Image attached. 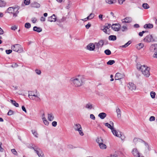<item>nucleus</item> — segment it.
Segmentation results:
<instances>
[{
	"label": "nucleus",
	"mask_w": 157,
	"mask_h": 157,
	"mask_svg": "<svg viewBox=\"0 0 157 157\" xmlns=\"http://www.w3.org/2000/svg\"><path fill=\"white\" fill-rule=\"evenodd\" d=\"M124 75L121 74L117 73L116 74L115 79V80H120L123 78Z\"/></svg>",
	"instance_id": "aec40b11"
},
{
	"label": "nucleus",
	"mask_w": 157,
	"mask_h": 157,
	"mask_svg": "<svg viewBox=\"0 0 157 157\" xmlns=\"http://www.w3.org/2000/svg\"><path fill=\"white\" fill-rule=\"evenodd\" d=\"M30 148L33 149L36 152V153L39 157L42 156L43 155V154L42 152L40 149L38 147H30Z\"/></svg>",
	"instance_id": "1a4fd4ad"
},
{
	"label": "nucleus",
	"mask_w": 157,
	"mask_h": 157,
	"mask_svg": "<svg viewBox=\"0 0 157 157\" xmlns=\"http://www.w3.org/2000/svg\"><path fill=\"white\" fill-rule=\"evenodd\" d=\"M95 48V45L93 43H90L86 47V49L89 51H94Z\"/></svg>",
	"instance_id": "ddd939ff"
},
{
	"label": "nucleus",
	"mask_w": 157,
	"mask_h": 157,
	"mask_svg": "<svg viewBox=\"0 0 157 157\" xmlns=\"http://www.w3.org/2000/svg\"><path fill=\"white\" fill-rule=\"evenodd\" d=\"M131 43V42L130 41H129L124 45H122L121 47L122 48H126L128 47Z\"/></svg>",
	"instance_id": "e433bc0d"
},
{
	"label": "nucleus",
	"mask_w": 157,
	"mask_h": 157,
	"mask_svg": "<svg viewBox=\"0 0 157 157\" xmlns=\"http://www.w3.org/2000/svg\"><path fill=\"white\" fill-rule=\"evenodd\" d=\"M21 108H22V109L23 110V111H24L26 113H27L26 110L24 106H22Z\"/></svg>",
	"instance_id": "0e129e2a"
},
{
	"label": "nucleus",
	"mask_w": 157,
	"mask_h": 157,
	"mask_svg": "<svg viewBox=\"0 0 157 157\" xmlns=\"http://www.w3.org/2000/svg\"><path fill=\"white\" fill-rule=\"evenodd\" d=\"M149 50L152 52L157 51V44H151L149 48Z\"/></svg>",
	"instance_id": "2eb2a0df"
},
{
	"label": "nucleus",
	"mask_w": 157,
	"mask_h": 157,
	"mask_svg": "<svg viewBox=\"0 0 157 157\" xmlns=\"http://www.w3.org/2000/svg\"><path fill=\"white\" fill-rule=\"evenodd\" d=\"M40 20L41 21H44L45 20V18L44 17H42L40 18Z\"/></svg>",
	"instance_id": "338daca9"
},
{
	"label": "nucleus",
	"mask_w": 157,
	"mask_h": 157,
	"mask_svg": "<svg viewBox=\"0 0 157 157\" xmlns=\"http://www.w3.org/2000/svg\"><path fill=\"white\" fill-rule=\"evenodd\" d=\"M33 30L34 31H36L37 32H40L42 31V29L40 27H38L37 26H34L33 27Z\"/></svg>",
	"instance_id": "cd10ccee"
},
{
	"label": "nucleus",
	"mask_w": 157,
	"mask_h": 157,
	"mask_svg": "<svg viewBox=\"0 0 157 157\" xmlns=\"http://www.w3.org/2000/svg\"><path fill=\"white\" fill-rule=\"evenodd\" d=\"M144 46V44L143 43H140L136 45V47L138 50H140Z\"/></svg>",
	"instance_id": "b1692460"
},
{
	"label": "nucleus",
	"mask_w": 157,
	"mask_h": 157,
	"mask_svg": "<svg viewBox=\"0 0 157 157\" xmlns=\"http://www.w3.org/2000/svg\"><path fill=\"white\" fill-rule=\"evenodd\" d=\"M4 33V31L0 27V35H2Z\"/></svg>",
	"instance_id": "680f3d73"
},
{
	"label": "nucleus",
	"mask_w": 157,
	"mask_h": 157,
	"mask_svg": "<svg viewBox=\"0 0 157 157\" xmlns=\"http://www.w3.org/2000/svg\"><path fill=\"white\" fill-rule=\"evenodd\" d=\"M17 29V27L15 26H13L11 27V29L12 30H15Z\"/></svg>",
	"instance_id": "e2e57ef3"
},
{
	"label": "nucleus",
	"mask_w": 157,
	"mask_h": 157,
	"mask_svg": "<svg viewBox=\"0 0 157 157\" xmlns=\"http://www.w3.org/2000/svg\"><path fill=\"white\" fill-rule=\"evenodd\" d=\"M40 93L37 91H36L35 94L31 92L29 94V97L30 99L36 101H40Z\"/></svg>",
	"instance_id": "20e7f679"
},
{
	"label": "nucleus",
	"mask_w": 157,
	"mask_h": 157,
	"mask_svg": "<svg viewBox=\"0 0 157 157\" xmlns=\"http://www.w3.org/2000/svg\"><path fill=\"white\" fill-rule=\"evenodd\" d=\"M106 2L109 4H111L113 3L114 0H105Z\"/></svg>",
	"instance_id": "37998d69"
},
{
	"label": "nucleus",
	"mask_w": 157,
	"mask_h": 157,
	"mask_svg": "<svg viewBox=\"0 0 157 157\" xmlns=\"http://www.w3.org/2000/svg\"><path fill=\"white\" fill-rule=\"evenodd\" d=\"M132 153L135 156L140 157V153L138 151L137 148H133L132 151Z\"/></svg>",
	"instance_id": "dca6fc26"
},
{
	"label": "nucleus",
	"mask_w": 157,
	"mask_h": 157,
	"mask_svg": "<svg viewBox=\"0 0 157 157\" xmlns=\"http://www.w3.org/2000/svg\"><path fill=\"white\" fill-rule=\"evenodd\" d=\"M41 117L44 124L45 125L48 126L49 124V122L47 120L46 118L45 117L44 113H43Z\"/></svg>",
	"instance_id": "f3484780"
},
{
	"label": "nucleus",
	"mask_w": 157,
	"mask_h": 157,
	"mask_svg": "<svg viewBox=\"0 0 157 157\" xmlns=\"http://www.w3.org/2000/svg\"><path fill=\"white\" fill-rule=\"evenodd\" d=\"M11 151L14 155H17V151H16L15 149H11Z\"/></svg>",
	"instance_id": "a18cd8bd"
},
{
	"label": "nucleus",
	"mask_w": 157,
	"mask_h": 157,
	"mask_svg": "<svg viewBox=\"0 0 157 157\" xmlns=\"http://www.w3.org/2000/svg\"><path fill=\"white\" fill-rule=\"evenodd\" d=\"M94 14L93 13H90V15L87 17V18L89 20H90L93 18L94 17Z\"/></svg>",
	"instance_id": "4c0bfd02"
},
{
	"label": "nucleus",
	"mask_w": 157,
	"mask_h": 157,
	"mask_svg": "<svg viewBox=\"0 0 157 157\" xmlns=\"http://www.w3.org/2000/svg\"><path fill=\"white\" fill-rule=\"evenodd\" d=\"M101 29L103 30L105 33H107V29L105 28V27L104 26L101 27Z\"/></svg>",
	"instance_id": "49530a36"
},
{
	"label": "nucleus",
	"mask_w": 157,
	"mask_h": 157,
	"mask_svg": "<svg viewBox=\"0 0 157 157\" xmlns=\"http://www.w3.org/2000/svg\"><path fill=\"white\" fill-rule=\"evenodd\" d=\"M57 124V122L56 121H54L52 123V125L53 127H56Z\"/></svg>",
	"instance_id": "6e6d98bb"
},
{
	"label": "nucleus",
	"mask_w": 157,
	"mask_h": 157,
	"mask_svg": "<svg viewBox=\"0 0 157 157\" xmlns=\"http://www.w3.org/2000/svg\"><path fill=\"white\" fill-rule=\"evenodd\" d=\"M155 118L154 116H152L150 117L149 121H153L155 120Z\"/></svg>",
	"instance_id": "864d4df0"
},
{
	"label": "nucleus",
	"mask_w": 157,
	"mask_h": 157,
	"mask_svg": "<svg viewBox=\"0 0 157 157\" xmlns=\"http://www.w3.org/2000/svg\"><path fill=\"white\" fill-rule=\"evenodd\" d=\"M109 123H105V126L110 129L112 131L113 129L115 128L114 127V124L112 121H110Z\"/></svg>",
	"instance_id": "f8f14e48"
},
{
	"label": "nucleus",
	"mask_w": 157,
	"mask_h": 157,
	"mask_svg": "<svg viewBox=\"0 0 157 157\" xmlns=\"http://www.w3.org/2000/svg\"><path fill=\"white\" fill-rule=\"evenodd\" d=\"M91 26L90 24L88 23V24L86 25L85 27L87 29H88Z\"/></svg>",
	"instance_id": "052dcab7"
},
{
	"label": "nucleus",
	"mask_w": 157,
	"mask_h": 157,
	"mask_svg": "<svg viewBox=\"0 0 157 157\" xmlns=\"http://www.w3.org/2000/svg\"><path fill=\"white\" fill-rule=\"evenodd\" d=\"M13 114V111L11 110H10L8 113V115L11 116Z\"/></svg>",
	"instance_id": "5fc2aeb1"
},
{
	"label": "nucleus",
	"mask_w": 157,
	"mask_h": 157,
	"mask_svg": "<svg viewBox=\"0 0 157 157\" xmlns=\"http://www.w3.org/2000/svg\"><path fill=\"white\" fill-rule=\"evenodd\" d=\"M112 132L114 135L120 138L121 140H123L125 138V136L122 135V133L119 130H116L115 128H114L112 131Z\"/></svg>",
	"instance_id": "423d86ee"
},
{
	"label": "nucleus",
	"mask_w": 157,
	"mask_h": 157,
	"mask_svg": "<svg viewBox=\"0 0 157 157\" xmlns=\"http://www.w3.org/2000/svg\"><path fill=\"white\" fill-rule=\"evenodd\" d=\"M104 26L105 27V28L106 29H107L110 28L111 26L110 24H106Z\"/></svg>",
	"instance_id": "09e8293b"
},
{
	"label": "nucleus",
	"mask_w": 157,
	"mask_h": 157,
	"mask_svg": "<svg viewBox=\"0 0 157 157\" xmlns=\"http://www.w3.org/2000/svg\"><path fill=\"white\" fill-rule=\"evenodd\" d=\"M155 41L154 38L152 35L147 36L144 39V41L147 43L152 42Z\"/></svg>",
	"instance_id": "6e6552de"
},
{
	"label": "nucleus",
	"mask_w": 157,
	"mask_h": 157,
	"mask_svg": "<svg viewBox=\"0 0 157 157\" xmlns=\"http://www.w3.org/2000/svg\"><path fill=\"white\" fill-rule=\"evenodd\" d=\"M90 117L91 119L94 120L95 119V117L94 115L93 114H91L90 115Z\"/></svg>",
	"instance_id": "13d9d810"
},
{
	"label": "nucleus",
	"mask_w": 157,
	"mask_h": 157,
	"mask_svg": "<svg viewBox=\"0 0 157 157\" xmlns=\"http://www.w3.org/2000/svg\"><path fill=\"white\" fill-rule=\"evenodd\" d=\"M24 3L25 5H29L30 3V0H24Z\"/></svg>",
	"instance_id": "de8ad7c7"
},
{
	"label": "nucleus",
	"mask_w": 157,
	"mask_h": 157,
	"mask_svg": "<svg viewBox=\"0 0 157 157\" xmlns=\"http://www.w3.org/2000/svg\"><path fill=\"white\" fill-rule=\"evenodd\" d=\"M100 149H105L106 148V146L104 144L102 143L99 145Z\"/></svg>",
	"instance_id": "2f4dec72"
},
{
	"label": "nucleus",
	"mask_w": 157,
	"mask_h": 157,
	"mask_svg": "<svg viewBox=\"0 0 157 157\" xmlns=\"http://www.w3.org/2000/svg\"><path fill=\"white\" fill-rule=\"evenodd\" d=\"M98 116L100 118L103 119L106 117V114L104 113H101L98 114Z\"/></svg>",
	"instance_id": "a878e982"
},
{
	"label": "nucleus",
	"mask_w": 157,
	"mask_h": 157,
	"mask_svg": "<svg viewBox=\"0 0 157 157\" xmlns=\"http://www.w3.org/2000/svg\"><path fill=\"white\" fill-rule=\"evenodd\" d=\"M116 112L117 113V116L118 118H120L121 117V111L118 108H117L116 109Z\"/></svg>",
	"instance_id": "393cba45"
},
{
	"label": "nucleus",
	"mask_w": 157,
	"mask_h": 157,
	"mask_svg": "<svg viewBox=\"0 0 157 157\" xmlns=\"http://www.w3.org/2000/svg\"><path fill=\"white\" fill-rule=\"evenodd\" d=\"M56 18L54 14H53L51 16L48 17V21L52 22H55L56 21Z\"/></svg>",
	"instance_id": "6ab92c4d"
},
{
	"label": "nucleus",
	"mask_w": 157,
	"mask_h": 157,
	"mask_svg": "<svg viewBox=\"0 0 157 157\" xmlns=\"http://www.w3.org/2000/svg\"><path fill=\"white\" fill-rule=\"evenodd\" d=\"M93 107L92 105L90 103H88L86 104L85 105V108L86 109H91Z\"/></svg>",
	"instance_id": "c756f323"
},
{
	"label": "nucleus",
	"mask_w": 157,
	"mask_h": 157,
	"mask_svg": "<svg viewBox=\"0 0 157 157\" xmlns=\"http://www.w3.org/2000/svg\"><path fill=\"white\" fill-rule=\"evenodd\" d=\"M96 142L99 144H100L102 143H103V140L101 137L98 138L96 140Z\"/></svg>",
	"instance_id": "72a5a7b5"
},
{
	"label": "nucleus",
	"mask_w": 157,
	"mask_h": 157,
	"mask_svg": "<svg viewBox=\"0 0 157 157\" xmlns=\"http://www.w3.org/2000/svg\"><path fill=\"white\" fill-rule=\"evenodd\" d=\"M128 87L129 90L132 91H134L136 89V85L132 82H129L128 84Z\"/></svg>",
	"instance_id": "9d476101"
},
{
	"label": "nucleus",
	"mask_w": 157,
	"mask_h": 157,
	"mask_svg": "<svg viewBox=\"0 0 157 157\" xmlns=\"http://www.w3.org/2000/svg\"><path fill=\"white\" fill-rule=\"evenodd\" d=\"M121 26L119 24H113L112 26V28L115 31H118L120 29Z\"/></svg>",
	"instance_id": "9b49d317"
},
{
	"label": "nucleus",
	"mask_w": 157,
	"mask_h": 157,
	"mask_svg": "<svg viewBox=\"0 0 157 157\" xmlns=\"http://www.w3.org/2000/svg\"><path fill=\"white\" fill-rule=\"evenodd\" d=\"M142 6L144 9H147L149 8V5L146 3L143 4Z\"/></svg>",
	"instance_id": "58836bf2"
},
{
	"label": "nucleus",
	"mask_w": 157,
	"mask_h": 157,
	"mask_svg": "<svg viewBox=\"0 0 157 157\" xmlns=\"http://www.w3.org/2000/svg\"><path fill=\"white\" fill-rule=\"evenodd\" d=\"M116 39V36L114 35H111L109 37V39L111 40H115Z\"/></svg>",
	"instance_id": "7c9ffc66"
},
{
	"label": "nucleus",
	"mask_w": 157,
	"mask_h": 157,
	"mask_svg": "<svg viewBox=\"0 0 157 157\" xmlns=\"http://www.w3.org/2000/svg\"><path fill=\"white\" fill-rule=\"evenodd\" d=\"M37 21V19L35 17L33 18L32 19V21L33 23H34L36 22Z\"/></svg>",
	"instance_id": "4d7b16f0"
},
{
	"label": "nucleus",
	"mask_w": 157,
	"mask_h": 157,
	"mask_svg": "<svg viewBox=\"0 0 157 157\" xmlns=\"http://www.w3.org/2000/svg\"><path fill=\"white\" fill-rule=\"evenodd\" d=\"M85 81L84 77L82 75H78L71 78L70 82L75 87H79L82 86Z\"/></svg>",
	"instance_id": "f257e3e1"
},
{
	"label": "nucleus",
	"mask_w": 157,
	"mask_h": 157,
	"mask_svg": "<svg viewBox=\"0 0 157 157\" xmlns=\"http://www.w3.org/2000/svg\"><path fill=\"white\" fill-rule=\"evenodd\" d=\"M155 93L153 91H151L150 92L151 96V98L153 99L154 98H155Z\"/></svg>",
	"instance_id": "a19ab883"
},
{
	"label": "nucleus",
	"mask_w": 157,
	"mask_h": 157,
	"mask_svg": "<svg viewBox=\"0 0 157 157\" xmlns=\"http://www.w3.org/2000/svg\"><path fill=\"white\" fill-rule=\"evenodd\" d=\"M144 142L145 144L144 152L145 153H147L150 150L149 147L147 143H145Z\"/></svg>",
	"instance_id": "4be33fe9"
},
{
	"label": "nucleus",
	"mask_w": 157,
	"mask_h": 157,
	"mask_svg": "<svg viewBox=\"0 0 157 157\" xmlns=\"http://www.w3.org/2000/svg\"><path fill=\"white\" fill-rule=\"evenodd\" d=\"M144 27L145 29L149 28L151 29L153 27V25L149 23L148 24H145L144 26Z\"/></svg>",
	"instance_id": "c85d7f7f"
},
{
	"label": "nucleus",
	"mask_w": 157,
	"mask_h": 157,
	"mask_svg": "<svg viewBox=\"0 0 157 157\" xmlns=\"http://www.w3.org/2000/svg\"><path fill=\"white\" fill-rule=\"evenodd\" d=\"M137 69L141 71L142 74L146 77H149L150 75V68L144 65H141L140 64L137 63L136 65Z\"/></svg>",
	"instance_id": "f03ea898"
},
{
	"label": "nucleus",
	"mask_w": 157,
	"mask_h": 157,
	"mask_svg": "<svg viewBox=\"0 0 157 157\" xmlns=\"http://www.w3.org/2000/svg\"><path fill=\"white\" fill-rule=\"evenodd\" d=\"M32 132L33 135L36 138H38V134L37 131L35 130H32Z\"/></svg>",
	"instance_id": "473e14b6"
},
{
	"label": "nucleus",
	"mask_w": 157,
	"mask_h": 157,
	"mask_svg": "<svg viewBox=\"0 0 157 157\" xmlns=\"http://www.w3.org/2000/svg\"><path fill=\"white\" fill-rule=\"evenodd\" d=\"M31 6L33 7L38 8L40 6V5L36 2H33L31 4Z\"/></svg>",
	"instance_id": "412c9836"
},
{
	"label": "nucleus",
	"mask_w": 157,
	"mask_h": 157,
	"mask_svg": "<svg viewBox=\"0 0 157 157\" xmlns=\"http://www.w3.org/2000/svg\"><path fill=\"white\" fill-rule=\"evenodd\" d=\"M48 120L50 121H52L54 119V116L52 113H50L48 114Z\"/></svg>",
	"instance_id": "5701e85b"
},
{
	"label": "nucleus",
	"mask_w": 157,
	"mask_h": 157,
	"mask_svg": "<svg viewBox=\"0 0 157 157\" xmlns=\"http://www.w3.org/2000/svg\"><path fill=\"white\" fill-rule=\"evenodd\" d=\"M120 29L122 32L126 31L128 29L126 25L122 26L121 28H120Z\"/></svg>",
	"instance_id": "f704fd0d"
},
{
	"label": "nucleus",
	"mask_w": 157,
	"mask_h": 157,
	"mask_svg": "<svg viewBox=\"0 0 157 157\" xmlns=\"http://www.w3.org/2000/svg\"><path fill=\"white\" fill-rule=\"evenodd\" d=\"M140 140V139L137 138H135L133 139V141L136 144L138 142H139Z\"/></svg>",
	"instance_id": "8fccbe9b"
},
{
	"label": "nucleus",
	"mask_w": 157,
	"mask_h": 157,
	"mask_svg": "<svg viewBox=\"0 0 157 157\" xmlns=\"http://www.w3.org/2000/svg\"><path fill=\"white\" fill-rule=\"evenodd\" d=\"M104 42L103 40H101L98 42H96L94 43L95 47L96 48L99 49L100 48H101L104 45Z\"/></svg>",
	"instance_id": "4468645a"
},
{
	"label": "nucleus",
	"mask_w": 157,
	"mask_h": 157,
	"mask_svg": "<svg viewBox=\"0 0 157 157\" xmlns=\"http://www.w3.org/2000/svg\"><path fill=\"white\" fill-rule=\"evenodd\" d=\"M102 17H103V15L102 14H100L98 16L99 18L100 19L101 21L102 20V19H103Z\"/></svg>",
	"instance_id": "774afa93"
},
{
	"label": "nucleus",
	"mask_w": 157,
	"mask_h": 157,
	"mask_svg": "<svg viewBox=\"0 0 157 157\" xmlns=\"http://www.w3.org/2000/svg\"><path fill=\"white\" fill-rule=\"evenodd\" d=\"M74 129L75 131L78 132L79 134L81 136L84 135V133L82 131V128L81 125L79 124H75L73 126Z\"/></svg>",
	"instance_id": "0eeeda50"
},
{
	"label": "nucleus",
	"mask_w": 157,
	"mask_h": 157,
	"mask_svg": "<svg viewBox=\"0 0 157 157\" xmlns=\"http://www.w3.org/2000/svg\"><path fill=\"white\" fill-rule=\"evenodd\" d=\"M12 50L10 49L6 50V53L7 54H10L12 52Z\"/></svg>",
	"instance_id": "603ef678"
},
{
	"label": "nucleus",
	"mask_w": 157,
	"mask_h": 157,
	"mask_svg": "<svg viewBox=\"0 0 157 157\" xmlns=\"http://www.w3.org/2000/svg\"><path fill=\"white\" fill-rule=\"evenodd\" d=\"M31 24L29 23H26L25 25V27L27 29H29L31 27Z\"/></svg>",
	"instance_id": "79ce46f5"
},
{
	"label": "nucleus",
	"mask_w": 157,
	"mask_h": 157,
	"mask_svg": "<svg viewBox=\"0 0 157 157\" xmlns=\"http://www.w3.org/2000/svg\"><path fill=\"white\" fill-rule=\"evenodd\" d=\"M35 71L36 73L38 75H40V74L41 73V71L40 70H38V69L35 70Z\"/></svg>",
	"instance_id": "3c124183"
},
{
	"label": "nucleus",
	"mask_w": 157,
	"mask_h": 157,
	"mask_svg": "<svg viewBox=\"0 0 157 157\" xmlns=\"http://www.w3.org/2000/svg\"><path fill=\"white\" fill-rule=\"evenodd\" d=\"M11 48L13 51L19 53H22L24 51L22 47L18 44L12 45L11 47Z\"/></svg>",
	"instance_id": "39448f33"
},
{
	"label": "nucleus",
	"mask_w": 157,
	"mask_h": 157,
	"mask_svg": "<svg viewBox=\"0 0 157 157\" xmlns=\"http://www.w3.org/2000/svg\"><path fill=\"white\" fill-rule=\"evenodd\" d=\"M6 4V2L3 0H0V7H5Z\"/></svg>",
	"instance_id": "bb28decb"
},
{
	"label": "nucleus",
	"mask_w": 157,
	"mask_h": 157,
	"mask_svg": "<svg viewBox=\"0 0 157 157\" xmlns=\"http://www.w3.org/2000/svg\"><path fill=\"white\" fill-rule=\"evenodd\" d=\"M19 8L16 7H10L6 10V13L13 14V18H14L17 16V15L19 13Z\"/></svg>",
	"instance_id": "7ed1b4c3"
},
{
	"label": "nucleus",
	"mask_w": 157,
	"mask_h": 157,
	"mask_svg": "<svg viewBox=\"0 0 157 157\" xmlns=\"http://www.w3.org/2000/svg\"><path fill=\"white\" fill-rule=\"evenodd\" d=\"M104 52L107 55H110L111 54V51L109 49L105 50L104 51Z\"/></svg>",
	"instance_id": "c03bdc74"
},
{
	"label": "nucleus",
	"mask_w": 157,
	"mask_h": 157,
	"mask_svg": "<svg viewBox=\"0 0 157 157\" xmlns=\"http://www.w3.org/2000/svg\"><path fill=\"white\" fill-rule=\"evenodd\" d=\"M153 57L154 58H157V52H154Z\"/></svg>",
	"instance_id": "bf43d9fd"
},
{
	"label": "nucleus",
	"mask_w": 157,
	"mask_h": 157,
	"mask_svg": "<svg viewBox=\"0 0 157 157\" xmlns=\"http://www.w3.org/2000/svg\"><path fill=\"white\" fill-rule=\"evenodd\" d=\"M125 0H118V2L120 4H123V2L125 1Z\"/></svg>",
	"instance_id": "69168bd1"
},
{
	"label": "nucleus",
	"mask_w": 157,
	"mask_h": 157,
	"mask_svg": "<svg viewBox=\"0 0 157 157\" xmlns=\"http://www.w3.org/2000/svg\"><path fill=\"white\" fill-rule=\"evenodd\" d=\"M115 61L114 60H110L108 61L107 63V64L108 65H112L114 63Z\"/></svg>",
	"instance_id": "ea45409f"
},
{
	"label": "nucleus",
	"mask_w": 157,
	"mask_h": 157,
	"mask_svg": "<svg viewBox=\"0 0 157 157\" xmlns=\"http://www.w3.org/2000/svg\"><path fill=\"white\" fill-rule=\"evenodd\" d=\"M10 101H11L12 103L16 107H18L19 106L18 104L16 103L15 101L12 100H10Z\"/></svg>",
	"instance_id": "c9c22d12"
},
{
	"label": "nucleus",
	"mask_w": 157,
	"mask_h": 157,
	"mask_svg": "<svg viewBox=\"0 0 157 157\" xmlns=\"http://www.w3.org/2000/svg\"><path fill=\"white\" fill-rule=\"evenodd\" d=\"M132 21V18L129 17H127L122 20V22L123 23H129L131 22Z\"/></svg>",
	"instance_id": "a211bd4d"
}]
</instances>
